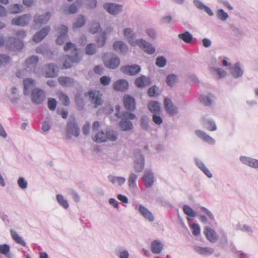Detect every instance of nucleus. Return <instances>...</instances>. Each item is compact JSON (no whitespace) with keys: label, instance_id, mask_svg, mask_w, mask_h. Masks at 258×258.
I'll return each mask as SVG.
<instances>
[{"label":"nucleus","instance_id":"f257e3e1","mask_svg":"<svg viewBox=\"0 0 258 258\" xmlns=\"http://www.w3.org/2000/svg\"><path fill=\"white\" fill-rule=\"evenodd\" d=\"M120 118L121 119L118 122L119 127L121 131L127 132L133 128V123L130 120L135 119L137 116L133 113L123 111V114Z\"/></svg>","mask_w":258,"mask_h":258},{"label":"nucleus","instance_id":"f03ea898","mask_svg":"<svg viewBox=\"0 0 258 258\" xmlns=\"http://www.w3.org/2000/svg\"><path fill=\"white\" fill-rule=\"evenodd\" d=\"M66 138L71 140L72 136L77 137L80 134V128L75 118H69L66 127Z\"/></svg>","mask_w":258,"mask_h":258},{"label":"nucleus","instance_id":"7ed1b4c3","mask_svg":"<svg viewBox=\"0 0 258 258\" xmlns=\"http://www.w3.org/2000/svg\"><path fill=\"white\" fill-rule=\"evenodd\" d=\"M103 63L108 69L114 70L120 64V58L115 54L110 53L103 57Z\"/></svg>","mask_w":258,"mask_h":258},{"label":"nucleus","instance_id":"20e7f679","mask_svg":"<svg viewBox=\"0 0 258 258\" xmlns=\"http://www.w3.org/2000/svg\"><path fill=\"white\" fill-rule=\"evenodd\" d=\"M87 94L89 101L93 105L94 108H97L103 104L102 95L99 91L95 90H91L88 92Z\"/></svg>","mask_w":258,"mask_h":258},{"label":"nucleus","instance_id":"39448f33","mask_svg":"<svg viewBox=\"0 0 258 258\" xmlns=\"http://www.w3.org/2000/svg\"><path fill=\"white\" fill-rule=\"evenodd\" d=\"M57 33L59 34L56 39V42L58 45H62L69 39L68 28L63 25H61L55 28Z\"/></svg>","mask_w":258,"mask_h":258},{"label":"nucleus","instance_id":"423d86ee","mask_svg":"<svg viewBox=\"0 0 258 258\" xmlns=\"http://www.w3.org/2000/svg\"><path fill=\"white\" fill-rule=\"evenodd\" d=\"M134 169L137 172H141L145 167V158L140 150L136 151Z\"/></svg>","mask_w":258,"mask_h":258},{"label":"nucleus","instance_id":"0eeeda50","mask_svg":"<svg viewBox=\"0 0 258 258\" xmlns=\"http://www.w3.org/2000/svg\"><path fill=\"white\" fill-rule=\"evenodd\" d=\"M31 98L32 101L34 103L41 104L45 100L46 94L43 90L36 88L32 91Z\"/></svg>","mask_w":258,"mask_h":258},{"label":"nucleus","instance_id":"6e6552de","mask_svg":"<svg viewBox=\"0 0 258 258\" xmlns=\"http://www.w3.org/2000/svg\"><path fill=\"white\" fill-rule=\"evenodd\" d=\"M141 70V67L138 64L124 65L120 68V71L124 74L131 76L136 75Z\"/></svg>","mask_w":258,"mask_h":258},{"label":"nucleus","instance_id":"1a4fd4ad","mask_svg":"<svg viewBox=\"0 0 258 258\" xmlns=\"http://www.w3.org/2000/svg\"><path fill=\"white\" fill-rule=\"evenodd\" d=\"M123 103L124 108L127 111V112L134 111L136 109L135 99L133 97L129 95H125L124 96Z\"/></svg>","mask_w":258,"mask_h":258},{"label":"nucleus","instance_id":"9d476101","mask_svg":"<svg viewBox=\"0 0 258 258\" xmlns=\"http://www.w3.org/2000/svg\"><path fill=\"white\" fill-rule=\"evenodd\" d=\"M164 105L165 110L170 116H174L178 113V107L173 105L170 99L165 98Z\"/></svg>","mask_w":258,"mask_h":258},{"label":"nucleus","instance_id":"9b49d317","mask_svg":"<svg viewBox=\"0 0 258 258\" xmlns=\"http://www.w3.org/2000/svg\"><path fill=\"white\" fill-rule=\"evenodd\" d=\"M80 60L78 52L72 55H67L65 56V59L63 62V67L65 69H69L72 67L74 63L78 62Z\"/></svg>","mask_w":258,"mask_h":258},{"label":"nucleus","instance_id":"f8f14e48","mask_svg":"<svg viewBox=\"0 0 258 258\" xmlns=\"http://www.w3.org/2000/svg\"><path fill=\"white\" fill-rule=\"evenodd\" d=\"M103 8L109 14L115 15L119 14L122 11V7L121 5L116 4L105 3L103 5Z\"/></svg>","mask_w":258,"mask_h":258},{"label":"nucleus","instance_id":"ddd939ff","mask_svg":"<svg viewBox=\"0 0 258 258\" xmlns=\"http://www.w3.org/2000/svg\"><path fill=\"white\" fill-rule=\"evenodd\" d=\"M142 181L147 188L151 187L155 182V177L151 170L145 171L142 177Z\"/></svg>","mask_w":258,"mask_h":258},{"label":"nucleus","instance_id":"4468645a","mask_svg":"<svg viewBox=\"0 0 258 258\" xmlns=\"http://www.w3.org/2000/svg\"><path fill=\"white\" fill-rule=\"evenodd\" d=\"M7 45L10 49L20 50L23 47V43L20 38L11 37L7 41Z\"/></svg>","mask_w":258,"mask_h":258},{"label":"nucleus","instance_id":"2eb2a0df","mask_svg":"<svg viewBox=\"0 0 258 258\" xmlns=\"http://www.w3.org/2000/svg\"><path fill=\"white\" fill-rule=\"evenodd\" d=\"M30 20L31 16L29 14H24L17 19H13L12 24L13 25L24 27L28 25Z\"/></svg>","mask_w":258,"mask_h":258},{"label":"nucleus","instance_id":"dca6fc26","mask_svg":"<svg viewBox=\"0 0 258 258\" xmlns=\"http://www.w3.org/2000/svg\"><path fill=\"white\" fill-rule=\"evenodd\" d=\"M136 43L140 47L142 48L146 52L152 54L155 53L156 49L153 45L146 41L140 39L136 40Z\"/></svg>","mask_w":258,"mask_h":258},{"label":"nucleus","instance_id":"f3484780","mask_svg":"<svg viewBox=\"0 0 258 258\" xmlns=\"http://www.w3.org/2000/svg\"><path fill=\"white\" fill-rule=\"evenodd\" d=\"M50 17L51 13L48 12L42 15L36 14L34 17V22L36 25H44L48 22Z\"/></svg>","mask_w":258,"mask_h":258},{"label":"nucleus","instance_id":"a211bd4d","mask_svg":"<svg viewBox=\"0 0 258 258\" xmlns=\"http://www.w3.org/2000/svg\"><path fill=\"white\" fill-rule=\"evenodd\" d=\"M152 83L151 79L144 75L137 78L135 80V85L139 88H143L149 86Z\"/></svg>","mask_w":258,"mask_h":258},{"label":"nucleus","instance_id":"6ab92c4d","mask_svg":"<svg viewBox=\"0 0 258 258\" xmlns=\"http://www.w3.org/2000/svg\"><path fill=\"white\" fill-rule=\"evenodd\" d=\"M113 88L115 90L124 92L128 90V83L125 79H119L114 82Z\"/></svg>","mask_w":258,"mask_h":258},{"label":"nucleus","instance_id":"aec40b11","mask_svg":"<svg viewBox=\"0 0 258 258\" xmlns=\"http://www.w3.org/2000/svg\"><path fill=\"white\" fill-rule=\"evenodd\" d=\"M138 175L134 173H131L129 175L127 183L130 191L135 194L138 190L136 180L138 179Z\"/></svg>","mask_w":258,"mask_h":258},{"label":"nucleus","instance_id":"412c9836","mask_svg":"<svg viewBox=\"0 0 258 258\" xmlns=\"http://www.w3.org/2000/svg\"><path fill=\"white\" fill-rule=\"evenodd\" d=\"M38 60V56L35 55L31 56L28 58L25 61L27 71L31 72H34Z\"/></svg>","mask_w":258,"mask_h":258},{"label":"nucleus","instance_id":"4be33fe9","mask_svg":"<svg viewBox=\"0 0 258 258\" xmlns=\"http://www.w3.org/2000/svg\"><path fill=\"white\" fill-rule=\"evenodd\" d=\"M50 30V27L49 26L42 28L34 35V41L37 43L40 42L48 34Z\"/></svg>","mask_w":258,"mask_h":258},{"label":"nucleus","instance_id":"5701e85b","mask_svg":"<svg viewBox=\"0 0 258 258\" xmlns=\"http://www.w3.org/2000/svg\"><path fill=\"white\" fill-rule=\"evenodd\" d=\"M58 82L60 85L64 87H73L75 83L74 78L68 76H61L58 78Z\"/></svg>","mask_w":258,"mask_h":258},{"label":"nucleus","instance_id":"b1692460","mask_svg":"<svg viewBox=\"0 0 258 258\" xmlns=\"http://www.w3.org/2000/svg\"><path fill=\"white\" fill-rule=\"evenodd\" d=\"M164 245L160 240H154L151 243V251L155 254L160 253L164 249Z\"/></svg>","mask_w":258,"mask_h":258},{"label":"nucleus","instance_id":"393cba45","mask_svg":"<svg viewBox=\"0 0 258 258\" xmlns=\"http://www.w3.org/2000/svg\"><path fill=\"white\" fill-rule=\"evenodd\" d=\"M138 211L147 220L150 222L154 221V217L152 213L144 206L139 205L138 207Z\"/></svg>","mask_w":258,"mask_h":258},{"label":"nucleus","instance_id":"a878e982","mask_svg":"<svg viewBox=\"0 0 258 258\" xmlns=\"http://www.w3.org/2000/svg\"><path fill=\"white\" fill-rule=\"evenodd\" d=\"M113 48L117 52L125 54L128 50L126 44L122 41H116L113 44Z\"/></svg>","mask_w":258,"mask_h":258},{"label":"nucleus","instance_id":"bb28decb","mask_svg":"<svg viewBox=\"0 0 258 258\" xmlns=\"http://www.w3.org/2000/svg\"><path fill=\"white\" fill-rule=\"evenodd\" d=\"M204 233L207 238L212 243H215L218 240V236L215 231L209 227L204 229Z\"/></svg>","mask_w":258,"mask_h":258},{"label":"nucleus","instance_id":"cd10ccee","mask_svg":"<svg viewBox=\"0 0 258 258\" xmlns=\"http://www.w3.org/2000/svg\"><path fill=\"white\" fill-rule=\"evenodd\" d=\"M239 160L245 165L254 168H258V160L246 156H241Z\"/></svg>","mask_w":258,"mask_h":258},{"label":"nucleus","instance_id":"c85d7f7f","mask_svg":"<svg viewBox=\"0 0 258 258\" xmlns=\"http://www.w3.org/2000/svg\"><path fill=\"white\" fill-rule=\"evenodd\" d=\"M230 72L232 76L237 79L243 75L244 71L241 68L240 63L237 62L231 68Z\"/></svg>","mask_w":258,"mask_h":258},{"label":"nucleus","instance_id":"c756f323","mask_svg":"<svg viewBox=\"0 0 258 258\" xmlns=\"http://www.w3.org/2000/svg\"><path fill=\"white\" fill-rule=\"evenodd\" d=\"M82 3L81 0H77L71 4L68 8L64 10L66 14H75L78 12V8L80 7Z\"/></svg>","mask_w":258,"mask_h":258},{"label":"nucleus","instance_id":"7c9ffc66","mask_svg":"<svg viewBox=\"0 0 258 258\" xmlns=\"http://www.w3.org/2000/svg\"><path fill=\"white\" fill-rule=\"evenodd\" d=\"M193 3L198 9L204 11L210 16L212 17L214 16V13L212 10L200 0H194Z\"/></svg>","mask_w":258,"mask_h":258},{"label":"nucleus","instance_id":"2f4dec72","mask_svg":"<svg viewBox=\"0 0 258 258\" xmlns=\"http://www.w3.org/2000/svg\"><path fill=\"white\" fill-rule=\"evenodd\" d=\"M194 250L199 254L203 255H210L214 252V249L211 247H203L200 246H195Z\"/></svg>","mask_w":258,"mask_h":258},{"label":"nucleus","instance_id":"473e14b6","mask_svg":"<svg viewBox=\"0 0 258 258\" xmlns=\"http://www.w3.org/2000/svg\"><path fill=\"white\" fill-rule=\"evenodd\" d=\"M148 108L153 114H160L161 112V105L158 101H152L149 102Z\"/></svg>","mask_w":258,"mask_h":258},{"label":"nucleus","instance_id":"72a5a7b5","mask_svg":"<svg viewBox=\"0 0 258 258\" xmlns=\"http://www.w3.org/2000/svg\"><path fill=\"white\" fill-rule=\"evenodd\" d=\"M196 135L204 141L207 142L210 144H214L215 141L208 134L201 130H197L195 131Z\"/></svg>","mask_w":258,"mask_h":258},{"label":"nucleus","instance_id":"f704fd0d","mask_svg":"<svg viewBox=\"0 0 258 258\" xmlns=\"http://www.w3.org/2000/svg\"><path fill=\"white\" fill-rule=\"evenodd\" d=\"M115 255L118 258H129L128 250L123 246H118L114 250Z\"/></svg>","mask_w":258,"mask_h":258},{"label":"nucleus","instance_id":"c9c22d12","mask_svg":"<svg viewBox=\"0 0 258 258\" xmlns=\"http://www.w3.org/2000/svg\"><path fill=\"white\" fill-rule=\"evenodd\" d=\"M24 94L25 95L29 94V90L35 86V81L31 78H27L24 80Z\"/></svg>","mask_w":258,"mask_h":258},{"label":"nucleus","instance_id":"e433bc0d","mask_svg":"<svg viewBox=\"0 0 258 258\" xmlns=\"http://www.w3.org/2000/svg\"><path fill=\"white\" fill-rule=\"evenodd\" d=\"M58 68L56 65L50 63L48 66V70L46 73V76L48 78H53L57 76Z\"/></svg>","mask_w":258,"mask_h":258},{"label":"nucleus","instance_id":"4c0bfd02","mask_svg":"<svg viewBox=\"0 0 258 258\" xmlns=\"http://www.w3.org/2000/svg\"><path fill=\"white\" fill-rule=\"evenodd\" d=\"M108 180L113 184L121 186L123 185L125 182V178L120 176H115L112 175H109L108 176Z\"/></svg>","mask_w":258,"mask_h":258},{"label":"nucleus","instance_id":"58836bf2","mask_svg":"<svg viewBox=\"0 0 258 258\" xmlns=\"http://www.w3.org/2000/svg\"><path fill=\"white\" fill-rule=\"evenodd\" d=\"M0 253L7 258H15V255L10 252V247L7 244L0 245Z\"/></svg>","mask_w":258,"mask_h":258},{"label":"nucleus","instance_id":"ea45409f","mask_svg":"<svg viewBox=\"0 0 258 258\" xmlns=\"http://www.w3.org/2000/svg\"><path fill=\"white\" fill-rule=\"evenodd\" d=\"M150 119L148 115H143L140 118V126L141 128L146 131H149L150 126Z\"/></svg>","mask_w":258,"mask_h":258},{"label":"nucleus","instance_id":"a19ab883","mask_svg":"<svg viewBox=\"0 0 258 258\" xmlns=\"http://www.w3.org/2000/svg\"><path fill=\"white\" fill-rule=\"evenodd\" d=\"M107 32L105 31L102 32L96 37V43L98 47H102L107 39Z\"/></svg>","mask_w":258,"mask_h":258},{"label":"nucleus","instance_id":"79ce46f5","mask_svg":"<svg viewBox=\"0 0 258 258\" xmlns=\"http://www.w3.org/2000/svg\"><path fill=\"white\" fill-rule=\"evenodd\" d=\"M101 30V26L99 22L93 21L89 25V32L92 34H96Z\"/></svg>","mask_w":258,"mask_h":258},{"label":"nucleus","instance_id":"37998d69","mask_svg":"<svg viewBox=\"0 0 258 258\" xmlns=\"http://www.w3.org/2000/svg\"><path fill=\"white\" fill-rule=\"evenodd\" d=\"M10 233L11 234V236L12 239L18 244H19L23 246H25L26 244L24 239L21 237L17 232L13 230H10Z\"/></svg>","mask_w":258,"mask_h":258},{"label":"nucleus","instance_id":"c03bdc74","mask_svg":"<svg viewBox=\"0 0 258 258\" xmlns=\"http://www.w3.org/2000/svg\"><path fill=\"white\" fill-rule=\"evenodd\" d=\"M86 22V17L82 15H80L76 19V22L73 25V29H77L82 27Z\"/></svg>","mask_w":258,"mask_h":258},{"label":"nucleus","instance_id":"a18cd8bd","mask_svg":"<svg viewBox=\"0 0 258 258\" xmlns=\"http://www.w3.org/2000/svg\"><path fill=\"white\" fill-rule=\"evenodd\" d=\"M75 102L79 110L83 109L84 106V100L80 92H77L75 95Z\"/></svg>","mask_w":258,"mask_h":258},{"label":"nucleus","instance_id":"49530a36","mask_svg":"<svg viewBox=\"0 0 258 258\" xmlns=\"http://www.w3.org/2000/svg\"><path fill=\"white\" fill-rule=\"evenodd\" d=\"M203 124L210 131H214L217 129L215 123L210 118H203Z\"/></svg>","mask_w":258,"mask_h":258},{"label":"nucleus","instance_id":"de8ad7c7","mask_svg":"<svg viewBox=\"0 0 258 258\" xmlns=\"http://www.w3.org/2000/svg\"><path fill=\"white\" fill-rule=\"evenodd\" d=\"M124 36L128 39V42L133 45L135 38V34L131 28H125L123 30Z\"/></svg>","mask_w":258,"mask_h":258},{"label":"nucleus","instance_id":"09e8293b","mask_svg":"<svg viewBox=\"0 0 258 258\" xmlns=\"http://www.w3.org/2000/svg\"><path fill=\"white\" fill-rule=\"evenodd\" d=\"M178 80V76L174 74H169L166 78V83L168 86L173 87Z\"/></svg>","mask_w":258,"mask_h":258},{"label":"nucleus","instance_id":"8fccbe9b","mask_svg":"<svg viewBox=\"0 0 258 258\" xmlns=\"http://www.w3.org/2000/svg\"><path fill=\"white\" fill-rule=\"evenodd\" d=\"M178 38L187 43H190L193 40V36L188 31L178 34Z\"/></svg>","mask_w":258,"mask_h":258},{"label":"nucleus","instance_id":"3c124183","mask_svg":"<svg viewBox=\"0 0 258 258\" xmlns=\"http://www.w3.org/2000/svg\"><path fill=\"white\" fill-rule=\"evenodd\" d=\"M56 198L58 204L64 209H68L69 207V204L68 201L64 199V197L61 194H57Z\"/></svg>","mask_w":258,"mask_h":258},{"label":"nucleus","instance_id":"603ef678","mask_svg":"<svg viewBox=\"0 0 258 258\" xmlns=\"http://www.w3.org/2000/svg\"><path fill=\"white\" fill-rule=\"evenodd\" d=\"M24 8L21 4H14L11 5L9 8V11L12 14H19L24 11Z\"/></svg>","mask_w":258,"mask_h":258},{"label":"nucleus","instance_id":"864d4df0","mask_svg":"<svg viewBox=\"0 0 258 258\" xmlns=\"http://www.w3.org/2000/svg\"><path fill=\"white\" fill-rule=\"evenodd\" d=\"M118 134L117 132L109 130L106 132V141L109 140L111 142L116 141L118 138Z\"/></svg>","mask_w":258,"mask_h":258},{"label":"nucleus","instance_id":"5fc2aeb1","mask_svg":"<svg viewBox=\"0 0 258 258\" xmlns=\"http://www.w3.org/2000/svg\"><path fill=\"white\" fill-rule=\"evenodd\" d=\"M202 97L203 103L208 106H210L215 99L214 95L211 93H209L207 95H203Z\"/></svg>","mask_w":258,"mask_h":258},{"label":"nucleus","instance_id":"6e6d98bb","mask_svg":"<svg viewBox=\"0 0 258 258\" xmlns=\"http://www.w3.org/2000/svg\"><path fill=\"white\" fill-rule=\"evenodd\" d=\"M85 52L87 54L92 55L96 53V44L94 43H89L85 48Z\"/></svg>","mask_w":258,"mask_h":258},{"label":"nucleus","instance_id":"4d7b16f0","mask_svg":"<svg viewBox=\"0 0 258 258\" xmlns=\"http://www.w3.org/2000/svg\"><path fill=\"white\" fill-rule=\"evenodd\" d=\"M216 15L217 18L223 22L226 21L229 17L228 14L222 9L217 11Z\"/></svg>","mask_w":258,"mask_h":258},{"label":"nucleus","instance_id":"13d9d810","mask_svg":"<svg viewBox=\"0 0 258 258\" xmlns=\"http://www.w3.org/2000/svg\"><path fill=\"white\" fill-rule=\"evenodd\" d=\"M11 60L10 57L6 54H0V68L6 66Z\"/></svg>","mask_w":258,"mask_h":258},{"label":"nucleus","instance_id":"bf43d9fd","mask_svg":"<svg viewBox=\"0 0 258 258\" xmlns=\"http://www.w3.org/2000/svg\"><path fill=\"white\" fill-rule=\"evenodd\" d=\"M58 96L59 100L64 106H68L70 104V101L69 97L65 93L62 92H59L58 94Z\"/></svg>","mask_w":258,"mask_h":258},{"label":"nucleus","instance_id":"052dcab7","mask_svg":"<svg viewBox=\"0 0 258 258\" xmlns=\"http://www.w3.org/2000/svg\"><path fill=\"white\" fill-rule=\"evenodd\" d=\"M63 50L65 51H68L69 50H72V54H74L75 52H78L77 48L75 44L71 42H67L63 46Z\"/></svg>","mask_w":258,"mask_h":258},{"label":"nucleus","instance_id":"680f3d73","mask_svg":"<svg viewBox=\"0 0 258 258\" xmlns=\"http://www.w3.org/2000/svg\"><path fill=\"white\" fill-rule=\"evenodd\" d=\"M95 141L97 143L105 142L106 141V133L101 131L95 135Z\"/></svg>","mask_w":258,"mask_h":258},{"label":"nucleus","instance_id":"e2e57ef3","mask_svg":"<svg viewBox=\"0 0 258 258\" xmlns=\"http://www.w3.org/2000/svg\"><path fill=\"white\" fill-rule=\"evenodd\" d=\"M167 63V60L163 56H160L157 57L155 64L159 68L164 67Z\"/></svg>","mask_w":258,"mask_h":258},{"label":"nucleus","instance_id":"0e129e2a","mask_svg":"<svg viewBox=\"0 0 258 258\" xmlns=\"http://www.w3.org/2000/svg\"><path fill=\"white\" fill-rule=\"evenodd\" d=\"M156 201L158 203L160 204L163 207H168L170 208H173V206L170 203V202L162 197H158L156 199Z\"/></svg>","mask_w":258,"mask_h":258},{"label":"nucleus","instance_id":"69168bd1","mask_svg":"<svg viewBox=\"0 0 258 258\" xmlns=\"http://www.w3.org/2000/svg\"><path fill=\"white\" fill-rule=\"evenodd\" d=\"M57 105L56 100L53 98H49L47 101V106L51 111H54Z\"/></svg>","mask_w":258,"mask_h":258},{"label":"nucleus","instance_id":"338daca9","mask_svg":"<svg viewBox=\"0 0 258 258\" xmlns=\"http://www.w3.org/2000/svg\"><path fill=\"white\" fill-rule=\"evenodd\" d=\"M183 210L184 213L188 216L194 217L196 216V213L189 206H183Z\"/></svg>","mask_w":258,"mask_h":258},{"label":"nucleus","instance_id":"774afa93","mask_svg":"<svg viewBox=\"0 0 258 258\" xmlns=\"http://www.w3.org/2000/svg\"><path fill=\"white\" fill-rule=\"evenodd\" d=\"M17 183L19 187L23 190L26 189L28 186L27 181L23 177L18 178Z\"/></svg>","mask_w":258,"mask_h":258}]
</instances>
